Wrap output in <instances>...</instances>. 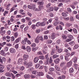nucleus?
Returning a JSON list of instances; mask_svg holds the SVG:
<instances>
[{"instance_id":"7ed1b4c3","label":"nucleus","mask_w":79,"mask_h":79,"mask_svg":"<svg viewBox=\"0 0 79 79\" xmlns=\"http://www.w3.org/2000/svg\"><path fill=\"white\" fill-rule=\"evenodd\" d=\"M29 57V55L26 54L24 55L23 57V60L26 61V60H27V59Z\"/></svg>"},{"instance_id":"4c0bfd02","label":"nucleus","mask_w":79,"mask_h":79,"mask_svg":"<svg viewBox=\"0 0 79 79\" xmlns=\"http://www.w3.org/2000/svg\"><path fill=\"white\" fill-rule=\"evenodd\" d=\"M62 51H63L62 49L59 48L58 49L57 52H58V53H61V52H62Z\"/></svg>"},{"instance_id":"a18cd8bd","label":"nucleus","mask_w":79,"mask_h":79,"mask_svg":"<svg viewBox=\"0 0 79 79\" xmlns=\"http://www.w3.org/2000/svg\"><path fill=\"white\" fill-rule=\"evenodd\" d=\"M37 49H38V48L36 47L35 48H32V51H33V52H35V51H36V50H37Z\"/></svg>"},{"instance_id":"ddd939ff","label":"nucleus","mask_w":79,"mask_h":79,"mask_svg":"<svg viewBox=\"0 0 79 79\" xmlns=\"http://www.w3.org/2000/svg\"><path fill=\"white\" fill-rule=\"evenodd\" d=\"M26 50L28 52H30L31 50V48L30 46H27L26 48Z\"/></svg>"},{"instance_id":"6ab92c4d","label":"nucleus","mask_w":79,"mask_h":79,"mask_svg":"<svg viewBox=\"0 0 79 79\" xmlns=\"http://www.w3.org/2000/svg\"><path fill=\"white\" fill-rule=\"evenodd\" d=\"M20 41V38H19L15 40V44H17V43H19V42Z\"/></svg>"},{"instance_id":"9d476101","label":"nucleus","mask_w":79,"mask_h":79,"mask_svg":"<svg viewBox=\"0 0 79 79\" xmlns=\"http://www.w3.org/2000/svg\"><path fill=\"white\" fill-rule=\"evenodd\" d=\"M44 73L42 72H39L37 74V77H39L40 76H44Z\"/></svg>"},{"instance_id":"9b49d317","label":"nucleus","mask_w":79,"mask_h":79,"mask_svg":"<svg viewBox=\"0 0 79 79\" xmlns=\"http://www.w3.org/2000/svg\"><path fill=\"white\" fill-rule=\"evenodd\" d=\"M56 37L55 33H52L51 35V39L53 40V39H55Z\"/></svg>"},{"instance_id":"e433bc0d","label":"nucleus","mask_w":79,"mask_h":79,"mask_svg":"<svg viewBox=\"0 0 79 79\" xmlns=\"http://www.w3.org/2000/svg\"><path fill=\"white\" fill-rule=\"evenodd\" d=\"M46 43H47V44H52V40H47V41Z\"/></svg>"},{"instance_id":"6e6d98bb","label":"nucleus","mask_w":79,"mask_h":79,"mask_svg":"<svg viewBox=\"0 0 79 79\" xmlns=\"http://www.w3.org/2000/svg\"><path fill=\"white\" fill-rule=\"evenodd\" d=\"M8 50V47H6L4 48V51L7 52Z\"/></svg>"},{"instance_id":"603ef678","label":"nucleus","mask_w":79,"mask_h":79,"mask_svg":"<svg viewBox=\"0 0 79 79\" xmlns=\"http://www.w3.org/2000/svg\"><path fill=\"white\" fill-rule=\"evenodd\" d=\"M39 39L41 41H43V40H44V39H43V37L41 36H40L39 37Z\"/></svg>"},{"instance_id":"aec40b11","label":"nucleus","mask_w":79,"mask_h":79,"mask_svg":"<svg viewBox=\"0 0 79 79\" xmlns=\"http://www.w3.org/2000/svg\"><path fill=\"white\" fill-rule=\"evenodd\" d=\"M31 27L32 29H36V25L34 24H32L31 26Z\"/></svg>"},{"instance_id":"a19ab883","label":"nucleus","mask_w":79,"mask_h":79,"mask_svg":"<svg viewBox=\"0 0 79 79\" xmlns=\"http://www.w3.org/2000/svg\"><path fill=\"white\" fill-rule=\"evenodd\" d=\"M1 54L2 55H5V51L3 50H1Z\"/></svg>"},{"instance_id":"0e129e2a","label":"nucleus","mask_w":79,"mask_h":79,"mask_svg":"<svg viewBox=\"0 0 79 79\" xmlns=\"http://www.w3.org/2000/svg\"><path fill=\"white\" fill-rule=\"evenodd\" d=\"M65 59L67 61H69V59H68V56H65Z\"/></svg>"},{"instance_id":"4be33fe9","label":"nucleus","mask_w":79,"mask_h":79,"mask_svg":"<svg viewBox=\"0 0 79 79\" xmlns=\"http://www.w3.org/2000/svg\"><path fill=\"white\" fill-rule=\"evenodd\" d=\"M40 64L39 63H37L35 64V68L36 69H37L38 68H39V67H40Z\"/></svg>"},{"instance_id":"338daca9","label":"nucleus","mask_w":79,"mask_h":79,"mask_svg":"<svg viewBox=\"0 0 79 79\" xmlns=\"http://www.w3.org/2000/svg\"><path fill=\"white\" fill-rule=\"evenodd\" d=\"M46 77L47 79H50L51 77H52L50 76H49L48 74H47L46 75Z\"/></svg>"},{"instance_id":"cd10ccee","label":"nucleus","mask_w":79,"mask_h":79,"mask_svg":"<svg viewBox=\"0 0 79 79\" xmlns=\"http://www.w3.org/2000/svg\"><path fill=\"white\" fill-rule=\"evenodd\" d=\"M62 37L63 39L64 40H65V39H67V36L66 35H62Z\"/></svg>"},{"instance_id":"4468645a","label":"nucleus","mask_w":79,"mask_h":79,"mask_svg":"<svg viewBox=\"0 0 79 79\" xmlns=\"http://www.w3.org/2000/svg\"><path fill=\"white\" fill-rule=\"evenodd\" d=\"M39 60V58L37 57H36L35 58L34 60V61L35 63H37L38 62V61Z\"/></svg>"},{"instance_id":"2eb2a0df","label":"nucleus","mask_w":79,"mask_h":79,"mask_svg":"<svg viewBox=\"0 0 79 79\" xmlns=\"http://www.w3.org/2000/svg\"><path fill=\"white\" fill-rule=\"evenodd\" d=\"M68 14V12L65 13V12H63L62 13V16L63 17H66L68 16V15L67 14Z\"/></svg>"},{"instance_id":"79ce46f5","label":"nucleus","mask_w":79,"mask_h":79,"mask_svg":"<svg viewBox=\"0 0 79 79\" xmlns=\"http://www.w3.org/2000/svg\"><path fill=\"white\" fill-rule=\"evenodd\" d=\"M75 53H76V52L74 51H73L72 52H71V53L70 54L71 56H73V55H74L75 54Z\"/></svg>"},{"instance_id":"58836bf2","label":"nucleus","mask_w":79,"mask_h":79,"mask_svg":"<svg viewBox=\"0 0 79 79\" xmlns=\"http://www.w3.org/2000/svg\"><path fill=\"white\" fill-rule=\"evenodd\" d=\"M7 62L9 63H11V57H9L8 58V59L7 60Z\"/></svg>"},{"instance_id":"774afa93","label":"nucleus","mask_w":79,"mask_h":79,"mask_svg":"<svg viewBox=\"0 0 79 79\" xmlns=\"http://www.w3.org/2000/svg\"><path fill=\"white\" fill-rule=\"evenodd\" d=\"M65 2L67 3H69L71 2L70 0H65Z\"/></svg>"},{"instance_id":"f704fd0d","label":"nucleus","mask_w":79,"mask_h":79,"mask_svg":"<svg viewBox=\"0 0 79 79\" xmlns=\"http://www.w3.org/2000/svg\"><path fill=\"white\" fill-rule=\"evenodd\" d=\"M73 31L74 32V34H77V30H76V29L75 28H73Z\"/></svg>"},{"instance_id":"473e14b6","label":"nucleus","mask_w":79,"mask_h":79,"mask_svg":"<svg viewBox=\"0 0 79 79\" xmlns=\"http://www.w3.org/2000/svg\"><path fill=\"white\" fill-rule=\"evenodd\" d=\"M49 70L50 71H55V68L53 67H51L49 68Z\"/></svg>"},{"instance_id":"3c124183","label":"nucleus","mask_w":79,"mask_h":79,"mask_svg":"<svg viewBox=\"0 0 79 79\" xmlns=\"http://www.w3.org/2000/svg\"><path fill=\"white\" fill-rule=\"evenodd\" d=\"M37 73V71L36 70H34L32 72V74H36Z\"/></svg>"},{"instance_id":"bb28decb","label":"nucleus","mask_w":79,"mask_h":79,"mask_svg":"<svg viewBox=\"0 0 79 79\" xmlns=\"http://www.w3.org/2000/svg\"><path fill=\"white\" fill-rule=\"evenodd\" d=\"M37 54L38 55H43L42 52L41 51H39L37 52Z\"/></svg>"},{"instance_id":"f03ea898","label":"nucleus","mask_w":79,"mask_h":79,"mask_svg":"<svg viewBox=\"0 0 79 79\" xmlns=\"http://www.w3.org/2000/svg\"><path fill=\"white\" fill-rule=\"evenodd\" d=\"M10 52L11 53H15L16 52V50L15 49L13 48H11L9 49Z\"/></svg>"},{"instance_id":"f3484780","label":"nucleus","mask_w":79,"mask_h":79,"mask_svg":"<svg viewBox=\"0 0 79 79\" xmlns=\"http://www.w3.org/2000/svg\"><path fill=\"white\" fill-rule=\"evenodd\" d=\"M37 5H44V2H38L37 3Z\"/></svg>"},{"instance_id":"5fc2aeb1","label":"nucleus","mask_w":79,"mask_h":79,"mask_svg":"<svg viewBox=\"0 0 79 79\" xmlns=\"http://www.w3.org/2000/svg\"><path fill=\"white\" fill-rule=\"evenodd\" d=\"M25 19L27 21H30V20H31V18H30L29 17H26L25 18Z\"/></svg>"},{"instance_id":"680f3d73","label":"nucleus","mask_w":79,"mask_h":79,"mask_svg":"<svg viewBox=\"0 0 79 79\" xmlns=\"http://www.w3.org/2000/svg\"><path fill=\"white\" fill-rule=\"evenodd\" d=\"M22 43L23 44H24V45H25V44H26V42L24 40H23L22 41Z\"/></svg>"},{"instance_id":"6e6552de","label":"nucleus","mask_w":79,"mask_h":79,"mask_svg":"<svg viewBox=\"0 0 79 79\" xmlns=\"http://www.w3.org/2000/svg\"><path fill=\"white\" fill-rule=\"evenodd\" d=\"M22 63H23V58H19L18 60V64H22Z\"/></svg>"},{"instance_id":"dca6fc26","label":"nucleus","mask_w":79,"mask_h":79,"mask_svg":"<svg viewBox=\"0 0 79 79\" xmlns=\"http://www.w3.org/2000/svg\"><path fill=\"white\" fill-rule=\"evenodd\" d=\"M66 78V77L64 75H62L58 77V79H64Z\"/></svg>"},{"instance_id":"f257e3e1","label":"nucleus","mask_w":79,"mask_h":79,"mask_svg":"<svg viewBox=\"0 0 79 79\" xmlns=\"http://www.w3.org/2000/svg\"><path fill=\"white\" fill-rule=\"evenodd\" d=\"M32 66V63L31 62H30L27 63V68H31V67Z\"/></svg>"},{"instance_id":"412c9836","label":"nucleus","mask_w":79,"mask_h":79,"mask_svg":"<svg viewBox=\"0 0 79 79\" xmlns=\"http://www.w3.org/2000/svg\"><path fill=\"white\" fill-rule=\"evenodd\" d=\"M77 57H75L73 59H72V60L73 62L75 63H76V62H77Z\"/></svg>"},{"instance_id":"49530a36","label":"nucleus","mask_w":79,"mask_h":79,"mask_svg":"<svg viewBox=\"0 0 79 79\" xmlns=\"http://www.w3.org/2000/svg\"><path fill=\"white\" fill-rule=\"evenodd\" d=\"M40 26H45V23H44V22L40 23Z\"/></svg>"},{"instance_id":"5701e85b","label":"nucleus","mask_w":79,"mask_h":79,"mask_svg":"<svg viewBox=\"0 0 79 79\" xmlns=\"http://www.w3.org/2000/svg\"><path fill=\"white\" fill-rule=\"evenodd\" d=\"M5 75L6 76H7V77H11V73H10L9 72H7L5 73Z\"/></svg>"},{"instance_id":"7c9ffc66","label":"nucleus","mask_w":79,"mask_h":79,"mask_svg":"<svg viewBox=\"0 0 79 79\" xmlns=\"http://www.w3.org/2000/svg\"><path fill=\"white\" fill-rule=\"evenodd\" d=\"M69 72L70 73H72L74 72V69L73 68H71L69 70Z\"/></svg>"},{"instance_id":"8fccbe9b","label":"nucleus","mask_w":79,"mask_h":79,"mask_svg":"<svg viewBox=\"0 0 79 79\" xmlns=\"http://www.w3.org/2000/svg\"><path fill=\"white\" fill-rule=\"evenodd\" d=\"M8 11H4V12L3 13V15L4 16H5V15L6 14H8Z\"/></svg>"},{"instance_id":"37998d69","label":"nucleus","mask_w":79,"mask_h":79,"mask_svg":"<svg viewBox=\"0 0 79 79\" xmlns=\"http://www.w3.org/2000/svg\"><path fill=\"white\" fill-rule=\"evenodd\" d=\"M40 26V22H38L36 24V27H39Z\"/></svg>"},{"instance_id":"0eeeda50","label":"nucleus","mask_w":79,"mask_h":79,"mask_svg":"<svg viewBox=\"0 0 79 79\" xmlns=\"http://www.w3.org/2000/svg\"><path fill=\"white\" fill-rule=\"evenodd\" d=\"M56 29L57 30H59V29H60V30H63V27H62V26H61V25H60L59 26H56Z\"/></svg>"},{"instance_id":"a878e982","label":"nucleus","mask_w":79,"mask_h":79,"mask_svg":"<svg viewBox=\"0 0 79 79\" xmlns=\"http://www.w3.org/2000/svg\"><path fill=\"white\" fill-rule=\"evenodd\" d=\"M55 53V49H52V51L51 53V55H53Z\"/></svg>"},{"instance_id":"423d86ee","label":"nucleus","mask_w":79,"mask_h":79,"mask_svg":"<svg viewBox=\"0 0 79 79\" xmlns=\"http://www.w3.org/2000/svg\"><path fill=\"white\" fill-rule=\"evenodd\" d=\"M31 10H33L34 11H35V9L36 8V7H35V4H31Z\"/></svg>"},{"instance_id":"72a5a7b5","label":"nucleus","mask_w":79,"mask_h":79,"mask_svg":"<svg viewBox=\"0 0 79 79\" xmlns=\"http://www.w3.org/2000/svg\"><path fill=\"white\" fill-rule=\"evenodd\" d=\"M39 58H40V60H45V57H44V56H39Z\"/></svg>"},{"instance_id":"052dcab7","label":"nucleus","mask_w":79,"mask_h":79,"mask_svg":"<svg viewBox=\"0 0 79 79\" xmlns=\"http://www.w3.org/2000/svg\"><path fill=\"white\" fill-rule=\"evenodd\" d=\"M36 45V44L35 43H33L31 45V47H35Z\"/></svg>"},{"instance_id":"b1692460","label":"nucleus","mask_w":79,"mask_h":79,"mask_svg":"<svg viewBox=\"0 0 79 79\" xmlns=\"http://www.w3.org/2000/svg\"><path fill=\"white\" fill-rule=\"evenodd\" d=\"M48 52V49H43V52L44 54H47Z\"/></svg>"},{"instance_id":"c9c22d12","label":"nucleus","mask_w":79,"mask_h":79,"mask_svg":"<svg viewBox=\"0 0 79 79\" xmlns=\"http://www.w3.org/2000/svg\"><path fill=\"white\" fill-rule=\"evenodd\" d=\"M79 48V45L76 44L74 47V49H77Z\"/></svg>"},{"instance_id":"2f4dec72","label":"nucleus","mask_w":79,"mask_h":79,"mask_svg":"<svg viewBox=\"0 0 79 79\" xmlns=\"http://www.w3.org/2000/svg\"><path fill=\"white\" fill-rule=\"evenodd\" d=\"M67 36L68 37V38H69V39H73V36L70 35H68Z\"/></svg>"},{"instance_id":"c85d7f7f","label":"nucleus","mask_w":79,"mask_h":79,"mask_svg":"<svg viewBox=\"0 0 79 79\" xmlns=\"http://www.w3.org/2000/svg\"><path fill=\"white\" fill-rule=\"evenodd\" d=\"M59 23H58V22L55 21L53 23V25L55 26H57Z\"/></svg>"},{"instance_id":"1a4fd4ad","label":"nucleus","mask_w":79,"mask_h":79,"mask_svg":"<svg viewBox=\"0 0 79 79\" xmlns=\"http://www.w3.org/2000/svg\"><path fill=\"white\" fill-rule=\"evenodd\" d=\"M24 77L25 79H29V78H30V75L29 74H25L24 75Z\"/></svg>"},{"instance_id":"4d7b16f0","label":"nucleus","mask_w":79,"mask_h":79,"mask_svg":"<svg viewBox=\"0 0 79 79\" xmlns=\"http://www.w3.org/2000/svg\"><path fill=\"white\" fill-rule=\"evenodd\" d=\"M67 10L69 12V13H71V12H72V10H71V9L69 8H68Z\"/></svg>"},{"instance_id":"ea45409f","label":"nucleus","mask_w":79,"mask_h":79,"mask_svg":"<svg viewBox=\"0 0 79 79\" xmlns=\"http://www.w3.org/2000/svg\"><path fill=\"white\" fill-rule=\"evenodd\" d=\"M53 62V60L52 59V57H50L49 59V64H51Z\"/></svg>"},{"instance_id":"f8f14e48","label":"nucleus","mask_w":79,"mask_h":79,"mask_svg":"<svg viewBox=\"0 0 79 79\" xmlns=\"http://www.w3.org/2000/svg\"><path fill=\"white\" fill-rule=\"evenodd\" d=\"M12 67V65L11 64H8L6 66V69L7 71H9L10 69V68Z\"/></svg>"},{"instance_id":"e2e57ef3","label":"nucleus","mask_w":79,"mask_h":79,"mask_svg":"<svg viewBox=\"0 0 79 79\" xmlns=\"http://www.w3.org/2000/svg\"><path fill=\"white\" fill-rule=\"evenodd\" d=\"M43 49H48L47 47L46 46V45H44L43 47Z\"/></svg>"},{"instance_id":"c03bdc74","label":"nucleus","mask_w":79,"mask_h":79,"mask_svg":"<svg viewBox=\"0 0 79 79\" xmlns=\"http://www.w3.org/2000/svg\"><path fill=\"white\" fill-rule=\"evenodd\" d=\"M49 53H48L47 55L45 56V58L46 60H49V57H48V54Z\"/></svg>"},{"instance_id":"69168bd1","label":"nucleus","mask_w":79,"mask_h":79,"mask_svg":"<svg viewBox=\"0 0 79 79\" xmlns=\"http://www.w3.org/2000/svg\"><path fill=\"white\" fill-rule=\"evenodd\" d=\"M35 32L36 33H37V34H39V32H40V29L36 30Z\"/></svg>"},{"instance_id":"13d9d810","label":"nucleus","mask_w":79,"mask_h":79,"mask_svg":"<svg viewBox=\"0 0 79 79\" xmlns=\"http://www.w3.org/2000/svg\"><path fill=\"white\" fill-rule=\"evenodd\" d=\"M65 55H67V56L68 57L70 55L71 56V53H70L69 52H67L65 53Z\"/></svg>"},{"instance_id":"393cba45","label":"nucleus","mask_w":79,"mask_h":79,"mask_svg":"<svg viewBox=\"0 0 79 79\" xmlns=\"http://www.w3.org/2000/svg\"><path fill=\"white\" fill-rule=\"evenodd\" d=\"M57 57H59V55L56 54H54L52 56V58L53 59H55V58H57Z\"/></svg>"},{"instance_id":"39448f33","label":"nucleus","mask_w":79,"mask_h":79,"mask_svg":"<svg viewBox=\"0 0 79 79\" xmlns=\"http://www.w3.org/2000/svg\"><path fill=\"white\" fill-rule=\"evenodd\" d=\"M60 59L59 58H57L54 60V62L55 63L57 64H58L60 63Z\"/></svg>"},{"instance_id":"09e8293b","label":"nucleus","mask_w":79,"mask_h":79,"mask_svg":"<svg viewBox=\"0 0 79 79\" xmlns=\"http://www.w3.org/2000/svg\"><path fill=\"white\" fill-rule=\"evenodd\" d=\"M72 39H67L65 41L67 42H70V41H71L72 40Z\"/></svg>"},{"instance_id":"a211bd4d","label":"nucleus","mask_w":79,"mask_h":79,"mask_svg":"<svg viewBox=\"0 0 79 79\" xmlns=\"http://www.w3.org/2000/svg\"><path fill=\"white\" fill-rule=\"evenodd\" d=\"M19 35V34H18V32H15L14 34V36L15 38H17L18 37Z\"/></svg>"},{"instance_id":"c756f323","label":"nucleus","mask_w":79,"mask_h":79,"mask_svg":"<svg viewBox=\"0 0 79 79\" xmlns=\"http://www.w3.org/2000/svg\"><path fill=\"white\" fill-rule=\"evenodd\" d=\"M54 73L55 74H58L60 75V73L57 71L56 70H55L54 71Z\"/></svg>"},{"instance_id":"bf43d9fd","label":"nucleus","mask_w":79,"mask_h":79,"mask_svg":"<svg viewBox=\"0 0 79 79\" xmlns=\"http://www.w3.org/2000/svg\"><path fill=\"white\" fill-rule=\"evenodd\" d=\"M61 43V40H58L56 41V44H60Z\"/></svg>"},{"instance_id":"20e7f679","label":"nucleus","mask_w":79,"mask_h":79,"mask_svg":"<svg viewBox=\"0 0 79 79\" xmlns=\"http://www.w3.org/2000/svg\"><path fill=\"white\" fill-rule=\"evenodd\" d=\"M72 61L70 60L69 62H68L67 64V66L68 68H70L71 66H72Z\"/></svg>"},{"instance_id":"864d4df0","label":"nucleus","mask_w":79,"mask_h":79,"mask_svg":"<svg viewBox=\"0 0 79 79\" xmlns=\"http://www.w3.org/2000/svg\"><path fill=\"white\" fill-rule=\"evenodd\" d=\"M0 66V70H3V69H4V68H5V67H4V65H2Z\"/></svg>"},{"instance_id":"de8ad7c7","label":"nucleus","mask_w":79,"mask_h":79,"mask_svg":"<svg viewBox=\"0 0 79 79\" xmlns=\"http://www.w3.org/2000/svg\"><path fill=\"white\" fill-rule=\"evenodd\" d=\"M35 11H41V10L40 8L38 7V8H35Z\"/></svg>"}]
</instances>
